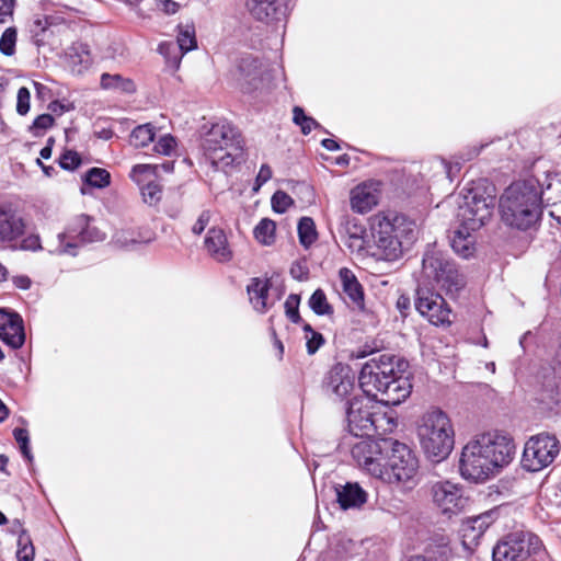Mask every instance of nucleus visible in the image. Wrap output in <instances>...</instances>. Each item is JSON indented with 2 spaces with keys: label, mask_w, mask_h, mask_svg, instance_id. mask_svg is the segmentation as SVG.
Masks as SVG:
<instances>
[{
  "label": "nucleus",
  "mask_w": 561,
  "mask_h": 561,
  "mask_svg": "<svg viewBox=\"0 0 561 561\" xmlns=\"http://www.w3.org/2000/svg\"><path fill=\"white\" fill-rule=\"evenodd\" d=\"M513 440L496 432L483 433L468 442L462 448L459 471L463 479L484 482L514 458Z\"/></svg>",
  "instance_id": "obj_1"
},
{
  "label": "nucleus",
  "mask_w": 561,
  "mask_h": 561,
  "mask_svg": "<svg viewBox=\"0 0 561 561\" xmlns=\"http://www.w3.org/2000/svg\"><path fill=\"white\" fill-rule=\"evenodd\" d=\"M394 356L382 354L368 360L360 369L358 382L363 392L385 405H398L405 400L412 386L403 370L396 369Z\"/></svg>",
  "instance_id": "obj_2"
},
{
  "label": "nucleus",
  "mask_w": 561,
  "mask_h": 561,
  "mask_svg": "<svg viewBox=\"0 0 561 561\" xmlns=\"http://www.w3.org/2000/svg\"><path fill=\"white\" fill-rule=\"evenodd\" d=\"M538 179L518 180L508 185L499 199L503 224L511 229L527 231L541 218L542 207L538 192Z\"/></svg>",
  "instance_id": "obj_3"
},
{
  "label": "nucleus",
  "mask_w": 561,
  "mask_h": 561,
  "mask_svg": "<svg viewBox=\"0 0 561 561\" xmlns=\"http://www.w3.org/2000/svg\"><path fill=\"white\" fill-rule=\"evenodd\" d=\"M371 400L354 397L346 403L348 432L355 437L385 436L397 426L393 416L380 411Z\"/></svg>",
  "instance_id": "obj_4"
},
{
  "label": "nucleus",
  "mask_w": 561,
  "mask_h": 561,
  "mask_svg": "<svg viewBox=\"0 0 561 561\" xmlns=\"http://www.w3.org/2000/svg\"><path fill=\"white\" fill-rule=\"evenodd\" d=\"M416 225L404 215L386 216L374 228V239L385 260L394 261L416 240Z\"/></svg>",
  "instance_id": "obj_5"
},
{
  "label": "nucleus",
  "mask_w": 561,
  "mask_h": 561,
  "mask_svg": "<svg viewBox=\"0 0 561 561\" xmlns=\"http://www.w3.org/2000/svg\"><path fill=\"white\" fill-rule=\"evenodd\" d=\"M425 455L435 461L449 456L455 445V432L449 416L439 409L426 412L417 428Z\"/></svg>",
  "instance_id": "obj_6"
},
{
  "label": "nucleus",
  "mask_w": 561,
  "mask_h": 561,
  "mask_svg": "<svg viewBox=\"0 0 561 561\" xmlns=\"http://www.w3.org/2000/svg\"><path fill=\"white\" fill-rule=\"evenodd\" d=\"M202 148L211 165L220 169L242 159L243 140L237 128L221 122L211 126L203 138Z\"/></svg>",
  "instance_id": "obj_7"
},
{
  "label": "nucleus",
  "mask_w": 561,
  "mask_h": 561,
  "mask_svg": "<svg viewBox=\"0 0 561 561\" xmlns=\"http://www.w3.org/2000/svg\"><path fill=\"white\" fill-rule=\"evenodd\" d=\"M463 202L459 205L458 218L465 229L478 230L492 217L496 205V188L486 180L471 183L465 190Z\"/></svg>",
  "instance_id": "obj_8"
},
{
  "label": "nucleus",
  "mask_w": 561,
  "mask_h": 561,
  "mask_svg": "<svg viewBox=\"0 0 561 561\" xmlns=\"http://www.w3.org/2000/svg\"><path fill=\"white\" fill-rule=\"evenodd\" d=\"M541 539L530 531H514L504 536L492 550L493 561H546Z\"/></svg>",
  "instance_id": "obj_9"
},
{
  "label": "nucleus",
  "mask_w": 561,
  "mask_h": 561,
  "mask_svg": "<svg viewBox=\"0 0 561 561\" xmlns=\"http://www.w3.org/2000/svg\"><path fill=\"white\" fill-rule=\"evenodd\" d=\"M422 275L451 296L458 294L466 285V278L456 263L435 247L428 248L424 253Z\"/></svg>",
  "instance_id": "obj_10"
},
{
  "label": "nucleus",
  "mask_w": 561,
  "mask_h": 561,
  "mask_svg": "<svg viewBox=\"0 0 561 561\" xmlns=\"http://www.w3.org/2000/svg\"><path fill=\"white\" fill-rule=\"evenodd\" d=\"M390 455L381 463L378 479L387 483H414L419 469L415 454L405 444L391 439Z\"/></svg>",
  "instance_id": "obj_11"
},
{
  "label": "nucleus",
  "mask_w": 561,
  "mask_h": 561,
  "mask_svg": "<svg viewBox=\"0 0 561 561\" xmlns=\"http://www.w3.org/2000/svg\"><path fill=\"white\" fill-rule=\"evenodd\" d=\"M87 215L76 217L66 231L57 234V244L50 252L76 256L78 249L91 242L102 241L104 234L89 222Z\"/></svg>",
  "instance_id": "obj_12"
},
{
  "label": "nucleus",
  "mask_w": 561,
  "mask_h": 561,
  "mask_svg": "<svg viewBox=\"0 0 561 561\" xmlns=\"http://www.w3.org/2000/svg\"><path fill=\"white\" fill-rule=\"evenodd\" d=\"M559 451V440L554 435L540 433L531 436L525 444L522 466L530 472L540 471L553 462Z\"/></svg>",
  "instance_id": "obj_13"
},
{
  "label": "nucleus",
  "mask_w": 561,
  "mask_h": 561,
  "mask_svg": "<svg viewBox=\"0 0 561 561\" xmlns=\"http://www.w3.org/2000/svg\"><path fill=\"white\" fill-rule=\"evenodd\" d=\"M391 447V439L383 436L364 437L352 446L351 453L359 467L371 476L378 478L381 473V463Z\"/></svg>",
  "instance_id": "obj_14"
},
{
  "label": "nucleus",
  "mask_w": 561,
  "mask_h": 561,
  "mask_svg": "<svg viewBox=\"0 0 561 561\" xmlns=\"http://www.w3.org/2000/svg\"><path fill=\"white\" fill-rule=\"evenodd\" d=\"M414 306L416 311L433 325H449L451 309L442 295L425 287H417Z\"/></svg>",
  "instance_id": "obj_15"
},
{
  "label": "nucleus",
  "mask_w": 561,
  "mask_h": 561,
  "mask_svg": "<svg viewBox=\"0 0 561 561\" xmlns=\"http://www.w3.org/2000/svg\"><path fill=\"white\" fill-rule=\"evenodd\" d=\"M434 503L445 514H456L465 508L468 499L463 496L462 489L450 481H438L431 489Z\"/></svg>",
  "instance_id": "obj_16"
},
{
  "label": "nucleus",
  "mask_w": 561,
  "mask_h": 561,
  "mask_svg": "<svg viewBox=\"0 0 561 561\" xmlns=\"http://www.w3.org/2000/svg\"><path fill=\"white\" fill-rule=\"evenodd\" d=\"M323 389L339 399L350 394L354 389V376L350 366L335 364L324 376Z\"/></svg>",
  "instance_id": "obj_17"
},
{
  "label": "nucleus",
  "mask_w": 561,
  "mask_h": 561,
  "mask_svg": "<svg viewBox=\"0 0 561 561\" xmlns=\"http://www.w3.org/2000/svg\"><path fill=\"white\" fill-rule=\"evenodd\" d=\"M0 340L14 350L23 346L25 332L19 313L0 309Z\"/></svg>",
  "instance_id": "obj_18"
},
{
  "label": "nucleus",
  "mask_w": 561,
  "mask_h": 561,
  "mask_svg": "<svg viewBox=\"0 0 561 561\" xmlns=\"http://www.w3.org/2000/svg\"><path fill=\"white\" fill-rule=\"evenodd\" d=\"M23 218L11 208L0 207V244L16 248L15 242L24 234Z\"/></svg>",
  "instance_id": "obj_19"
},
{
  "label": "nucleus",
  "mask_w": 561,
  "mask_h": 561,
  "mask_svg": "<svg viewBox=\"0 0 561 561\" xmlns=\"http://www.w3.org/2000/svg\"><path fill=\"white\" fill-rule=\"evenodd\" d=\"M250 13L259 21L280 22L286 18L287 7L282 0H247Z\"/></svg>",
  "instance_id": "obj_20"
},
{
  "label": "nucleus",
  "mask_w": 561,
  "mask_h": 561,
  "mask_svg": "<svg viewBox=\"0 0 561 561\" xmlns=\"http://www.w3.org/2000/svg\"><path fill=\"white\" fill-rule=\"evenodd\" d=\"M238 69L243 91L251 92L257 89L262 81V62L256 57L248 55L240 59Z\"/></svg>",
  "instance_id": "obj_21"
},
{
  "label": "nucleus",
  "mask_w": 561,
  "mask_h": 561,
  "mask_svg": "<svg viewBox=\"0 0 561 561\" xmlns=\"http://www.w3.org/2000/svg\"><path fill=\"white\" fill-rule=\"evenodd\" d=\"M208 254L218 262H228L232 252L228 247L227 237L222 229L210 228L204 241Z\"/></svg>",
  "instance_id": "obj_22"
},
{
  "label": "nucleus",
  "mask_w": 561,
  "mask_h": 561,
  "mask_svg": "<svg viewBox=\"0 0 561 561\" xmlns=\"http://www.w3.org/2000/svg\"><path fill=\"white\" fill-rule=\"evenodd\" d=\"M560 378L561 377L553 371L542 376V381L536 391V400L546 409H552V407L558 404L561 400L559 387Z\"/></svg>",
  "instance_id": "obj_23"
},
{
  "label": "nucleus",
  "mask_w": 561,
  "mask_h": 561,
  "mask_svg": "<svg viewBox=\"0 0 561 561\" xmlns=\"http://www.w3.org/2000/svg\"><path fill=\"white\" fill-rule=\"evenodd\" d=\"M538 192L541 207L552 209L561 202V178L557 173H547L542 182L538 180Z\"/></svg>",
  "instance_id": "obj_24"
},
{
  "label": "nucleus",
  "mask_w": 561,
  "mask_h": 561,
  "mask_svg": "<svg viewBox=\"0 0 561 561\" xmlns=\"http://www.w3.org/2000/svg\"><path fill=\"white\" fill-rule=\"evenodd\" d=\"M451 556L448 539L439 537L427 542L421 553L411 556L408 561H449Z\"/></svg>",
  "instance_id": "obj_25"
},
{
  "label": "nucleus",
  "mask_w": 561,
  "mask_h": 561,
  "mask_svg": "<svg viewBox=\"0 0 561 561\" xmlns=\"http://www.w3.org/2000/svg\"><path fill=\"white\" fill-rule=\"evenodd\" d=\"M336 497L343 510L360 507L367 501L366 491L356 482L336 488Z\"/></svg>",
  "instance_id": "obj_26"
},
{
  "label": "nucleus",
  "mask_w": 561,
  "mask_h": 561,
  "mask_svg": "<svg viewBox=\"0 0 561 561\" xmlns=\"http://www.w3.org/2000/svg\"><path fill=\"white\" fill-rule=\"evenodd\" d=\"M365 232V227L358 225L355 220H345L339 228L341 240L343 244L351 250V252H359L364 249Z\"/></svg>",
  "instance_id": "obj_27"
},
{
  "label": "nucleus",
  "mask_w": 561,
  "mask_h": 561,
  "mask_svg": "<svg viewBox=\"0 0 561 561\" xmlns=\"http://www.w3.org/2000/svg\"><path fill=\"white\" fill-rule=\"evenodd\" d=\"M342 290L351 302L358 309H364V290L354 273L343 267L339 271Z\"/></svg>",
  "instance_id": "obj_28"
},
{
  "label": "nucleus",
  "mask_w": 561,
  "mask_h": 561,
  "mask_svg": "<svg viewBox=\"0 0 561 561\" xmlns=\"http://www.w3.org/2000/svg\"><path fill=\"white\" fill-rule=\"evenodd\" d=\"M271 287L270 279H262L259 277L251 278L247 286L249 300L254 310L259 313H265L268 309L267 296Z\"/></svg>",
  "instance_id": "obj_29"
},
{
  "label": "nucleus",
  "mask_w": 561,
  "mask_h": 561,
  "mask_svg": "<svg viewBox=\"0 0 561 561\" xmlns=\"http://www.w3.org/2000/svg\"><path fill=\"white\" fill-rule=\"evenodd\" d=\"M377 204V196L365 185H357L351 192V207L358 214H366Z\"/></svg>",
  "instance_id": "obj_30"
},
{
  "label": "nucleus",
  "mask_w": 561,
  "mask_h": 561,
  "mask_svg": "<svg viewBox=\"0 0 561 561\" xmlns=\"http://www.w3.org/2000/svg\"><path fill=\"white\" fill-rule=\"evenodd\" d=\"M471 229H465L461 226L460 229L454 232L450 240L453 250L461 257L468 259L474 252L476 238L470 233Z\"/></svg>",
  "instance_id": "obj_31"
},
{
  "label": "nucleus",
  "mask_w": 561,
  "mask_h": 561,
  "mask_svg": "<svg viewBox=\"0 0 561 561\" xmlns=\"http://www.w3.org/2000/svg\"><path fill=\"white\" fill-rule=\"evenodd\" d=\"M100 83L105 90H117L125 93H134L136 91V85L133 80L117 73H103Z\"/></svg>",
  "instance_id": "obj_32"
},
{
  "label": "nucleus",
  "mask_w": 561,
  "mask_h": 561,
  "mask_svg": "<svg viewBox=\"0 0 561 561\" xmlns=\"http://www.w3.org/2000/svg\"><path fill=\"white\" fill-rule=\"evenodd\" d=\"M154 139V126L150 123L135 127L129 136V142L135 148L148 146Z\"/></svg>",
  "instance_id": "obj_33"
},
{
  "label": "nucleus",
  "mask_w": 561,
  "mask_h": 561,
  "mask_svg": "<svg viewBox=\"0 0 561 561\" xmlns=\"http://www.w3.org/2000/svg\"><path fill=\"white\" fill-rule=\"evenodd\" d=\"M298 237L302 247L309 248L317 240L316 225L312 218L302 217L298 222Z\"/></svg>",
  "instance_id": "obj_34"
},
{
  "label": "nucleus",
  "mask_w": 561,
  "mask_h": 561,
  "mask_svg": "<svg viewBox=\"0 0 561 561\" xmlns=\"http://www.w3.org/2000/svg\"><path fill=\"white\" fill-rule=\"evenodd\" d=\"M179 48L182 50V54H186L197 47V41L195 37V27L193 24H186L184 26L179 27V34L176 37V42Z\"/></svg>",
  "instance_id": "obj_35"
},
{
  "label": "nucleus",
  "mask_w": 561,
  "mask_h": 561,
  "mask_svg": "<svg viewBox=\"0 0 561 561\" xmlns=\"http://www.w3.org/2000/svg\"><path fill=\"white\" fill-rule=\"evenodd\" d=\"M275 222L272 219L263 218L254 228V237L260 243L271 245L275 241Z\"/></svg>",
  "instance_id": "obj_36"
},
{
  "label": "nucleus",
  "mask_w": 561,
  "mask_h": 561,
  "mask_svg": "<svg viewBox=\"0 0 561 561\" xmlns=\"http://www.w3.org/2000/svg\"><path fill=\"white\" fill-rule=\"evenodd\" d=\"M308 305L317 316H331L334 312L333 307L327 299L325 293L321 288L313 291L309 298Z\"/></svg>",
  "instance_id": "obj_37"
},
{
  "label": "nucleus",
  "mask_w": 561,
  "mask_h": 561,
  "mask_svg": "<svg viewBox=\"0 0 561 561\" xmlns=\"http://www.w3.org/2000/svg\"><path fill=\"white\" fill-rule=\"evenodd\" d=\"M158 51L164 57L167 64L170 67L174 69L180 67L181 59L184 54H182L179 45H176L174 42L168 41L160 43L158 46Z\"/></svg>",
  "instance_id": "obj_38"
},
{
  "label": "nucleus",
  "mask_w": 561,
  "mask_h": 561,
  "mask_svg": "<svg viewBox=\"0 0 561 561\" xmlns=\"http://www.w3.org/2000/svg\"><path fill=\"white\" fill-rule=\"evenodd\" d=\"M496 517H497V511L491 510V511L484 512L478 516L471 517L468 520V523L470 525V528L473 531H477L476 536H481L490 527V525L494 523Z\"/></svg>",
  "instance_id": "obj_39"
},
{
  "label": "nucleus",
  "mask_w": 561,
  "mask_h": 561,
  "mask_svg": "<svg viewBox=\"0 0 561 561\" xmlns=\"http://www.w3.org/2000/svg\"><path fill=\"white\" fill-rule=\"evenodd\" d=\"M83 181L90 186L103 188L110 185L111 175L105 169L91 168L83 178Z\"/></svg>",
  "instance_id": "obj_40"
},
{
  "label": "nucleus",
  "mask_w": 561,
  "mask_h": 561,
  "mask_svg": "<svg viewBox=\"0 0 561 561\" xmlns=\"http://www.w3.org/2000/svg\"><path fill=\"white\" fill-rule=\"evenodd\" d=\"M35 549L26 530H22L18 538L16 558L19 561H33Z\"/></svg>",
  "instance_id": "obj_41"
},
{
  "label": "nucleus",
  "mask_w": 561,
  "mask_h": 561,
  "mask_svg": "<svg viewBox=\"0 0 561 561\" xmlns=\"http://www.w3.org/2000/svg\"><path fill=\"white\" fill-rule=\"evenodd\" d=\"M293 121L300 127L304 135H308L312 129L320 127V124L314 118L307 116L300 106L294 107Z\"/></svg>",
  "instance_id": "obj_42"
},
{
  "label": "nucleus",
  "mask_w": 561,
  "mask_h": 561,
  "mask_svg": "<svg viewBox=\"0 0 561 561\" xmlns=\"http://www.w3.org/2000/svg\"><path fill=\"white\" fill-rule=\"evenodd\" d=\"M306 332V347L309 355H313L323 344L324 337L321 333L314 331L310 324L304 325Z\"/></svg>",
  "instance_id": "obj_43"
},
{
  "label": "nucleus",
  "mask_w": 561,
  "mask_h": 561,
  "mask_svg": "<svg viewBox=\"0 0 561 561\" xmlns=\"http://www.w3.org/2000/svg\"><path fill=\"white\" fill-rule=\"evenodd\" d=\"M18 32L15 27H8L0 37V51L4 56H12L15 53Z\"/></svg>",
  "instance_id": "obj_44"
},
{
  "label": "nucleus",
  "mask_w": 561,
  "mask_h": 561,
  "mask_svg": "<svg viewBox=\"0 0 561 561\" xmlns=\"http://www.w3.org/2000/svg\"><path fill=\"white\" fill-rule=\"evenodd\" d=\"M54 122L55 119L50 114L38 115L28 127V130L34 137H39L54 125Z\"/></svg>",
  "instance_id": "obj_45"
},
{
  "label": "nucleus",
  "mask_w": 561,
  "mask_h": 561,
  "mask_svg": "<svg viewBox=\"0 0 561 561\" xmlns=\"http://www.w3.org/2000/svg\"><path fill=\"white\" fill-rule=\"evenodd\" d=\"M299 304L300 297L296 294H290L284 304L285 313L293 323H299L301 321Z\"/></svg>",
  "instance_id": "obj_46"
},
{
  "label": "nucleus",
  "mask_w": 561,
  "mask_h": 561,
  "mask_svg": "<svg viewBox=\"0 0 561 561\" xmlns=\"http://www.w3.org/2000/svg\"><path fill=\"white\" fill-rule=\"evenodd\" d=\"M141 194L145 203L152 206L161 199L162 190L156 182H149L141 188Z\"/></svg>",
  "instance_id": "obj_47"
},
{
  "label": "nucleus",
  "mask_w": 561,
  "mask_h": 561,
  "mask_svg": "<svg viewBox=\"0 0 561 561\" xmlns=\"http://www.w3.org/2000/svg\"><path fill=\"white\" fill-rule=\"evenodd\" d=\"M272 208L275 213H285L293 204V198L283 191H276L272 196Z\"/></svg>",
  "instance_id": "obj_48"
},
{
  "label": "nucleus",
  "mask_w": 561,
  "mask_h": 561,
  "mask_svg": "<svg viewBox=\"0 0 561 561\" xmlns=\"http://www.w3.org/2000/svg\"><path fill=\"white\" fill-rule=\"evenodd\" d=\"M13 436L20 445L22 455L31 462L33 460V455L31 454L30 446H28L30 437H28L27 430L16 427L13 431Z\"/></svg>",
  "instance_id": "obj_49"
},
{
  "label": "nucleus",
  "mask_w": 561,
  "mask_h": 561,
  "mask_svg": "<svg viewBox=\"0 0 561 561\" xmlns=\"http://www.w3.org/2000/svg\"><path fill=\"white\" fill-rule=\"evenodd\" d=\"M81 164V157L77 151L66 150L59 158V165L64 170L73 171Z\"/></svg>",
  "instance_id": "obj_50"
},
{
  "label": "nucleus",
  "mask_w": 561,
  "mask_h": 561,
  "mask_svg": "<svg viewBox=\"0 0 561 561\" xmlns=\"http://www.w3.org/2000/svg\"><path fill=\"white\" fill-rule=\"evenodd\" d=\"M157 165L153 164H136L130 171V179L140 184L145 181V175L154 174Z\"/></svg>",
  "instance_id": "obj_51"
},
{
  "label": "nucleus",
  "mask_w": 561,
  "mask_h": 561,
  "mask_svg": "<svg viewBox=\"0 0 561 561\" xmlns=\"http://www.w3.org/2000/svg\"><path fill=\"white\" fill-rule=\"evenodd\" d=\"M175 146V138L171 135H164L154 145V151L163 156H170L174 150Z\"/></svg>",
  "instance_id": "obj_52"
},
{
  "label": "nucleus",
  "mask_w": 561,
  "mask_h": 561,
  "mask_svg": "<svg viewBox=\"0 0 561 561\" xmlns=\"http://www.w3.org/2000/svg\"><path fill=\"white\" fill-rule=\"evenodd\" d=\"M30 100L31 93L27 88L22 87L18 91V100H16V112L20 115H25L30 111Z\"/></svg>",
  "instance_id": "obj_53"
},
{
  "label": "nucleus",
  "mask_w": 561,
  "mask_h": 561,
  "mask_svg": "<svg viewBox=\"0 0 561 561\" xmlns=\"http://www.w3.org/2000/svg\"><path fill=\"white\" fill-rule=\"evenodd\" d=\"M15 249H18V247ZM19 249L25 251H37L42 249L39 237L37 234H30L23 238L20 242Z\"/></svg>",
  "instance_id": "obj_54"
},
{
  "label": "nucleus",
  "mask_w": 561,
  "mask_h": 561,
  "mask_svg": "<svg viewBox=\"0 0 561 561\" xmlns=\"http://www.w3.org/2000/svg\"><path fill=\"white\" fill-rule=\"evenodd\" d=\"M16 0H0V23H5L13 15Z\"/></svg>",
  "instance_id": "obj_55"
},
{
  "label": "nucleus",
  "mask_w": 561,
  "mask_h": 561,
  "mask_svg": "<svg viewBox=\"0 0 561 561\" xmlns=\"http://www.w3.org/2000/svg\"><path fill=\"white\" fill-rule=\"evenodd\" d=\"M210 217H211V215H210L209 210H203L201 213V215L198 216L196 222L193 225L192 232L197 236L202 234V232L205 230V228L209 224Z\"/></svg>",
  "instance_id": "obj_56"
},
{
  "label": "nucleus",
  "mask_w": 561,
  "mask_h": 561,
  "mask_svg": "<svg viewBox=\"0 0 561 561\" xmlns=\"http://www.w3.org/2000/svg\"><path fill=\"white\" fill-rule=\"evenodd\" d=\"M489 144L485 142V144H481L480 146H472V147H468L467 149L462 150L459 152L458 154V158L465 162V161H470L472 159H474L476 157L479 156V153L481 152V150L486 147Z\"/></svg>",
  "instance_id": "obj_57"
},
{
  "label": "nucleus",
  "mask_w": 561,
  "mask_h": 561,
  "mask_svg": "<svg viewBox=\"0 0 561 561\" xmlns=\"http://www.w3.org/2000/svg\"><path fill=\"white\" fill-rule=\"evenodd\" d=\"M396 306H397V309L399 310V312L401 313V316L403 318H405L408 316V313H409L410 308H411L410 297L405 296V295L399 296Z\"/></svg>",
  "instance_id": "obj_58"
},
{
  "label": "nucleus",
  "mask_w": 561,
  "mask_h": 561,
  "mask_svg": "<svg viewBox=\"0 0 561 561\" xmlns=\"http://www.w3.org/2000/svg\"><path fill=\"white\" fill-rule=\"evenodd\" d=\"M272 178V169L267 164H262L256 176V183L259 186L266 183Z\"/></svg>",
  "instance_id": "obj_59"
},
{
  "label": "nucleus",
  "mask_w": 561,
  "mask_h": 561,
  "mask_svg": "<svg viewBox=\"0 0 561 561\" xmlns=\"http://www.w3.org/2000/svg\"><path fill=\"white\" fill-rule=\"evenodd\" d=\"M551 369L554 374H557L561 377V344L558 346V348L554 352L552 363H551Z\"/></svg>",
  "instance_id": "obj_60"
},
{
  "label": "nucleus",
  "mask_w": 561,
  "mask_h": 561,
  "mask_svg": "<svg viewBox=\"0 0 561 561\" xmlns=\"http://www.w3.org/2000/svg\"><path fill=\"white\" fill-rule=\"evenodd\" d=\"M162 10L168 14H174L179 10V3L173 0H160Z\"/></svg>",
  "instance_id": "obj_61"
},
{
  "label": "nucleus",
  "mask_w": 561,
  "mask_h": 561,
  "mask_svg": "<svg viewBox=\"0 0 561 561\" xmlns=\"http://www.w3.org/2000/svg\"><path fill=\"white\" fill-rule=\"evenodd\" d=\"M13 284L20 289H28L31 287V279L27 276L20 275L13 277Z\"/></svg>",
  "instance_id": "obj_62"
},
{
  "label": "nucleus",
  "mask_w": 561,
  "mask_h": 561,
  "mask_svg": "<svg viewBox=\"0 0 561 561\" xmlns=\"http://www.w3.org/2000/svg\"><path fill=\"white\" fill-rule=\"evenodd\" d=\"M48 108L53 113L58 114V115H61L64 112L68 111V107L66 105H64L61 102H59V101L50 102L49 105H48Z\"/></svg>",
  "instance_id": "obj_63"
},
{
  "label": "nucleus",
  "mask_w": 561,
  "mask_h": 561,
  "mask_svg": "<svg viewBox=\"0 0 561 561\" xmlns=\"http://www.w3.org/2000/svg\"><path fill=\"white\" fill-rule=\"evenodd\" d=\"M549 215L559 224L561 225V202L556 205V207H552V209L549 210Z\"/></svg>",
  "instance_id": "obj_64"
}]
</instances>
